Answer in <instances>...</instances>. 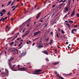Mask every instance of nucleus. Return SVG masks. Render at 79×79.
<instances>
[{
  "label": "nucleus",
  "mask_w": 79,
  "mask_h": 79,
  "mask_svg": "<svg viewBox=\"0 0 79 79\" xmlns=\"http://www.w3.org/2000/svg\"><path fill=\"white\" fill-rule=\"evenodd\" d=\"M14 59V57L12 58V57H11L10 59L8 60V64L9 65L10 68L12 71H26V69L24 68H19L18 70H15L14 69V67L16 66V65H14L12 67H11V65L10 64L11 61H12Z\"/></svg>",
  "instance_id": "nucleus-1"
},
{
  "label": "nucleus",
  "mask_w": 79,
  "mask_h": 79,
  "mask_svg": "<svg viewBox=\"0 0 79 79\" xmlns=\"http://www.w3.org/2000/svg\"><path fill=\"white\" fill-rule=\"evenodd\" d=\"M42 70H40V69L38 70H35V71L34 74H41V73H39V72H42Z\"/></svg>",
  "instance_id": "nucleus-2"
},
{
  "label": "nucleus",
  "mask_w": 79,
  "mask_h": 79,
  "mask_svg": "<svg viewBox=\"0 0 79 79\" xmlns=\"http://www.w3.org/2000/svg\"><path fill=\"white\" fill-rule=\"evenodd\" d=\"M41 33V32H40V31L35 32L34 33V35H33V37H35V35H38V34H40Z\"/></svg>",
  "instance_id": "nucleus-3"
},
{
  "label": "nucleus",
  "mask_w": 79,
  "mask_h": 79,
  "mask_svg": "<svg viewBox=\"0 0 79 79\" xmlns=\"http://www.w3.org/2000/svg\"><path fill=\"white\" fill-rule=\"evenodd\" d=\"M77 31V29H73L71 31V33H72V34H75V32H76Z\"/></svg>",
  "instance_id": "nucleus-4"
},
{
  "label": "nucleus",
  "mask_w": 79,
  "mask_h": 79,
  "mask_svg": "<svg viewBox=\"0 0 79 79\" xmlns=\"http://www.w3.org/2000/svg\"><path fill=\"white\" fill-rule=\"evenodd\" d=\"M26 52H24L21 53L20 55H19V56L21 57H22V56H25L26 55Z\"/></svg>",
  "instance_id": "nucleus-5"
},
{
  "label": "nucleus",
  "mask_w": 79,
  "mask_h": 79,
  "mask_svg": "<svg viewBox=\"0 0 79 79\" xmlns=\"http://www.w3.org/2000/svg\"><path fill=\"white\" fill-rule=\"evenodd\" d=\"M11 49H12V50L13 51H12V52H15V51H16L17 53H16V54H18V50H17V49H15V48H11Z\"/></svg>",
  "instance_id": "nucleus-6"
},
{
  "label": "nucleus",
  "mask_w": 79,
  "mask_h": 79,
  "mask_svg": "<svg viewBox=\"0 0 79 79\" xmlns=\"http://www.w3.org/2000/svg\"><path fill=\"white\" fill-rule=\"evenodd\" d=\"M6 31H10V28H11L10 27H9L8 26H6Z\"/></svg>",
  "instance_id": "nucleus-7"
},
{
  "label": "nucleus",
  "mask_w": 79,
  "mask_h": 79,
  "mask_svg": "<svg viewBox=\"0 0 79 79\" xmlns=\"http://www.w3.org/2000/svg\"><path fill=\"white\" fill-rule=\"evenodd\" d=\"M74 15H75V12L74 11V10H73V11L72 12L71 15V17H72L73 16H74Z\"/></svg>",
  "instance_id": "nucleus-8"
},
{
  "label": "nucleus",
  "mask_w": 79,
  "mask_h": 79,
  "mask_svg": "<svg viewBox=\"0 0 79 79\" xmlns=\"http://www.w3.org/2000/svg\"><path fill=\"white\" fill-rule=\"evenodd\" d=\"M41 14V12L39 13L37 15V16L36 17V19H39V16H40V15Z\"/></svg>",
  "instance_id": "nucleus-9"
},
{
  "label": "nucleus",
  "mask_w": 79,
  "mask_h": 79,
  "mask_svg": "<svg viewBox=\"0 0 79 79\" xmlns=\"http://www.w3.org/2000/svg\"><path fill=\"white\" fill-rule=\"evenodd\" d=\"M68 6H67V7H65V11H64V13H66V11H68V9L69 8V7L68 8Z\"/></svg>",
  "instance_id": "nucleus-10"
},
{
  "label": "nucleus",
  "mask_w": 79,
  "mask_h": 79,
  "mask_svg": "<svg viewBox=\"0 0 79 79\" xmlns=\"http://www.w3.org/2000/svg\"><path fill=\"white\" fill-rule=\"evenodd\" d=\"M31 18H30L29 19H28L27 20L25 23H26L27 22V23H30V21H31Z\"/></svg>",
  "instance_id": "nucleus-11"
},
{
  "label": "nucleus",
  "mask_w": 79,
  "mask_h": 79,
  "mask_svg": "<svg viewBox=\"0 0 79 79\" xmlns=\"http://www.w3.org/2000/svg\"><path fill=\"white\" fill-rule=\"evenodd\" d=\"M17 44H18V42L16 41V40L15 41V46L16 47Z\"/></svg>",
  "instance_id": "nucleus-12"
},
{
  "label": "nucleus",
  "mask_w": 79,
  "mask_h": 79,
  "mask_svg": "<svg viewBox=\"0 0 79 79\" xmlns=\"http://www.w3.org/2000/svg\"><path fill=\"white\" fill-rule=\"evenodd\" d=\"M43 53H44V54H46V55H48V52H47L45 51H44L42 52Z\"/></svg>",
  "instance_id": "nucleus-13"
},
{
  "label": "nucleus",
  "mask_w": 79,
  "mask_h": 79,
  "mask_svg": "<svg viewBox=\"0 0 79 79\" xmlns=\"http://www.w3.org/2000/svg\"><path fill=\"white\" fill-rule=\"evenodd\" d=\"M65 24L66 25H67V26H68V28L69 29H71V27H71V26H70V25H69V24L67 23H66Z\"/></svg>",
  "instance_id": "nucleus-14"
},
{
  "label": "nucleus",
  "mask_w": 79,
  "mask_h": 79,
  "mask_svg": "<svg viewBox=\"0 0 79 79\" xmlns=\"http://www.w3.org/2000/svg\"><path fill=\"white\" fill-rule=\"evenodd\" d=\"M59 64V62H55L54 63H53V64L54 65H56V64Z\"/></svg>",
  "instance_id": "nucleus-15"
},
{
  "label": "nucleus",
  "mask_w": 79,
  "mask_h": 79,
  "mask_svg": "<svg viewBox=\"0 0 79 79\" xmlns=\"http://www.w3.org/2000/svg\"><path fill=\"white\" fill-rule=\"evenodd\" d=\"M14 44V42L12 41L11 43H9V44L10 45V46H12V45H13V44Z\"/></svg>",
  "instance_id": "nucleus-16"
},
{
  "label": "nucleus",
  "mask_w": 79,
  "mask_h": 79,
  "mask_svg": "<svg viewBox=\"0 0 79 79\" xmlns=\"http://www.w3.org/2000/svg\"><path fill=\"white\" fill-rule=\"evenodd\" d=\"M11 1H10V2H9L7 3V6H8V5H10V4H11Z\"/></svg>",
  "instance_id": "nucleus-17"
},
{
  "label": "nucleus",
  "mask_w": 79,
  "mask_h": 79,
  "mask_svg": "<svg viewBox=\"0 0 79 79\" xmlns=\"http://www.w3.org/2000/svg\"><path fill=\"white\" fill-rule=\"evenodd\" d=\"M31 41H27L26 43V44H31Z\"/></svg>",
  "instance_id": "nucleus-18"
},
{
  "label": "nucleus",
  "mask_w": 79,
  "mask_h": 79,
  "mask_svg": "<svg viewBox=\"0 0 79 79\" xmlns=\"http://www.w3.org/2000/svg\"><path fill=\"white\" fill-rule=\"evenodd\" d=\"M68 2L69 3V5L71 4V0H68Z\"/></svg>",
  "instance_id": "nucleus-19"
},
{
  "label": "nucleus",
  "mask_w": 79,
  "mask_h": 79,
  "mask_svg": "<svg viewBox=\"0 0 79 79\" xmlns=\"http://www.w3.org/2000/svg\"><path fill=\"white\" fill-rule=\"evenodd\" d=\"M9 52H13V50H12V49L11 48H10L9 49Z\"/></svg>",
  "instance_id": "nucleus-20"
},
{
  "label": "nucleus",
  "mask_w": 79,
  "mask_h": 79,
  "mask_svg": "<svg viewBox=\"0 0 79 79\" xmlns=\"http://www.w3.org/2000/svg\"><path fill=\"white\" fill-rule=\"evenodd\" d=\"M2 13H6V10L5 9H3L2 10Z\"/></svg>",
  "instance_id": "nucleus-21"
},
{
  "label": "nucleus",
  "mask_w": 79,
  "mask_h": 79,
  "mask_svg": "<svg viewBox=\"0 0 79 79\" xmlns=\"http://www.w3.org/2000/svg\"><path fill=\"white\" fill-rule=\"evenodd\" d=\"M38 48H42V47H44V46L43 45L41 46H39L37 47Z\"/></svg>",
  "instance_id": "nucleus-22"
},
{
  "label": "nucleus",
  "mask_w": 79,
  "mask_h": 79,
  "mask_svg": "<svg viewBox=\"0 0 79 79\" xmlns=\"http://www.w3.org/2000/svg\"><path fill=\"white\" fill-rule=\"evenodd\" d=\"M55 21H56V19H55L54 20L52 21V22L54 24H56V23L55 22Z\"/></svg>",
  "instance_id": "nucleus-23"
},
{
  "label": "nucleus",
  "mask_w": 79,
  "mask_h": 79,
  "mask_svg": "<svg viewBox=\"0 0 79 79\" xmlns=\"http://www.w3.org/2000/svg\"><path fill=\"white\" fill-rule=\"evenodd\" d=\"M67 16H68L67 15H65L64 16V17L63 19H66V18H67Z\"/></svg>",
  "instance_id": "nucleus-24"
},
{
  "label": "nucleus",
  "mask_w": 79,
  "mask_h": 79,
  "mask_svg": "<svg viewBox=\"0 0 79 79\" xmlns=\"http://www.w3.org/2000/svg\"><path fill=\"white\" fill-rule=\"evenodd\" d=\"M18 37V35H16L15 37L12 40L13 41L14 40H15V39H16V37Z\"/></svg>",
  "instance_id": "nucleus-25"
},
{
  "label": "nucleus",
  "mask_w": 79,
  "mask_h": 79,
  "mask_svg": "<svg viewBox=\"0 0 79 79\" xmlns=\"http://www.w3.org/2000/svg\"><path fill=\"white\" fill-rule=\"evenodd\" d=\"M61 32H62V34H64V31L63 30H61Z\"/></svg>",
  "instance_id": "nucleus-26"
},
{
  "label": "nucleus",
  "mask_w": 79,
  "mask_h": 79,
  "mask_svg": "<svg viewBox=\"0 0 79 79\" xmlns=\"http://www.w3.org/2000/svg\"><path fill=\"white\" fill-rule=\"evenodd\" d=\"M69 23H73V21L69 20Z\"/></svg>",
  "instance_id": "nucleus-27"
},
{
  "label": "nucleus",
  "mask_w": 79,
  "mask_h": 79,
  "mask_svg": "<svg viewBox=\"0 0 79 79\" xmlns=\"http://www.w3.org/2000/svg\"><path fill=\"white\" fill-rule=\"evenodd\" d=\"M49 44L50 45H51V44H53V42H52V41H50L49 43Z\"/></svg>",
  "instance_id": "nucleus-28"
},
{
  "label": "nucleus",
  "mask_w": 79,
  "mask_h": 79,
  "mask_svg": "<svg viewBox=\"0 0 79 79\" xmlns=\"http://www.w3.org/2000/svg\"><path fill=\"white\" fill-rule=\"evenodd\" d=\"M28 24L27 25V27H28L29 26V24H31L30 23H27Z\"/></svg>",
  "instance_id": "nucleus-29"
},
{
  "label": "nucleus",
  "mask_w": 79,
  "mask_h": 79,
  "mask_svg": "<svg viewBox=\"0 0 79 79\" xmlns=\"http://www.w3.org/2000/svg\"><path fill=\"white\" fill-rule=\"evenodd\" d=\"M7 15H10V11H9L7 14Z\"/></svg>",
  "instance_id": "nucleus-30"
},
{
  "label": "nucleus",
  "mask_w": 79,
  "mask_h": 79,
  "mask_svg": "<svg viewBox=\"0 0 79 79\" xmlns=\"http://www.w3.org/2000/svg\"><path fill=\"white\" fill-rule=\"evenodd\" d=\"M55 6H56V5L55 4H54V5H53L52 6V8H54Z\"/></svg>",
  "instance_id": "nucleus-31"
},
{
  "label": "nucleus",
  "mask_w": 79,
  "mask_h": 79,
  "mask_svg": "<svg viewBox=\"0 0 79 79\" xmlns=\"http://www.w3.org/2000/svg\"><path fill=\"white\" fill-rule=\"evenodd\" d=\"M26 35L25 34L23 35V36H22V38H23L24 37H25L26 36Z\"/></svg>",
  "instance_id": "nucleus-32"
},
{
  "label": "nucleus",
  "mask_w": 79,
  "mask_h": 79,
  "mask_svg": "<svg viewBox=\"0 0 79 79\" xmlns=\"http://www.w3.org/2000/svg\"><path fill=\"white\" fill-rule=\"evenodd\" d=\"M67 2V0H64L63 1H62V3H64V2Z\"/></svg>",
  "instance_id": "nucleus-33"
},
{
  "label": "nucleus",
  "mask_w": 79,
  "mask_h": 79,
  "mask_svg": "<svg viewBox=\"0 0 79 79\" xmlns=\"http://www.w3.org/2000/svg\"><path fill=\"white\" fill-rule=\"evenodd\" d=\"M59 78H60V79H64V78H63L62 77H60V76H59Z\"/></svg>",
  "instance_id": "nucleus-34"
},
{
  "label": "nucleus",
  "mask_w": 79,
  "mask_h": 79,
  "mask_svg": "<svg viewBox=\"0 0 79 79\" xmlns=\"http://www.w3.org/2000/svg\"><path fill=\"white\" fill-rule=\"evenodd\" d=\"M29 34V32L28 31L26 32V33H25L26 35H27V34Z\"/></svg>",
  "instance_id": "nucleus-35"
},
{
  "label": "nucleus",
  "mask_w": 79,
  "mask_h": 79,
  "mask_svg": "<svg viewBox=\"0 0 79 79\" xmlns=\"http://www.w3.org/2000/svg\"><path fill=\"white\" fill-rule=\"evenodd\" d=\"M77 27H79V26H77L76 25H74V27H75V28Z\"/></svg>",
  "instance_id": "nucleus-36"
},
{
  "label": "nucleus",
  "mask_w": 79,
  "mask_h": 79,
  "mask_svg": "<svg viewBox=\"0 0 79 79\" xmlns=\"http://www.w3.org/2000/svg\"><path fill=\"white\" fill-rule=\"evenodd\" d=\"M47 0H46L45 2H44V5L46 4V3H47Z\"/></svg>",
  "instance_id": "nucleus-37"
},
{
  "label": "nucleus",
  "mask_w": 79,
  "mask_h": 79,
  "mask_svg": "<svg viewBox=\"0 0 79 79\" xmlns=\"http://www.w3.org/2000/svg\"><path fill=\"white\" fill-rule=\"evenodd\" d=\"M48 39H49V38H47V39H46V41L48 42Z\"/></svg>",
  "instance_id": "nucleus-38"
},
{
  "label": "nucleus",
  "mask_w": 79,
  "mask_h": 79,
  "mask_svg": "<svg viewBox=\"0 0 79 79\" xmlns=\"http://www.w3.org/2000/svg\"><path fill=\"white\" fill-rule=\"evenodd\" d=\"M76 15L77 16V17H79V13L76 14Z\"/></svg>",
  "instance_id": "nucleus-39"
},
{
  "label": "nucleus",
  "mask_w": 79,
  "mask_h": 79,
  "mask_svg": "<svg viewBox=\"0 0 79 79\" xmlns=\"http://www.w3.org/2000/svg\"><path fill=\"white\" fill-rule=\"evenodd\" d=\"M56 36L57 37V38H58V37H59V36H58V33L56 34Z\"/></svg>",
  "instance_id": "nucleus-40"
},
{
  "label": "nucleus",
  "mask_w": 79,
  "mask_h": 79,
  "mask_svg": "<svg viewBox=\"0 0 79 79\" xmlns=\"http://www.w3.org/2000/svg\"><path fill=\"white\" fill-rule=\"evenodd\" d=\"M12 38H13V36H12L10 37L7 38V40H9V39H11Z\"/></svg>",
  "instance_id": "nucleus-41"
},
{
  "label": "nucleus",
  "mask_w": 79,
  "mask_h": 79,
  "mask_svg": "<svg viewBox=\"0 0 79 79\" xmlns=\"http://www.w3.org/2000/svg\"><path fill=\"white\" fill-rule=\"evenodd\" d=\"M25 30H26V28H24L23 31V32H24V31H25Z\"/></svg>",
  "instance_id": "nucleus-42"
},
{
  "label": "nucleus",
  "mask_w": 79,
  "mask_h": 79,
  "mask_svg": "<svg viewBox=\"0 0 79 79\" xmlns=\"http://www.w3.org/2000/svg\"><path fill=\"white\" fill-rule=\"evenodd\" d=\"M15 30H14L13 32H12V34H14L15 33Z\"/></svg>",
  "instance_id": "nucleus-43"
},
{
  "label": "nucleus",
  "mask_w": 79,
  "mask_h": 79,
  "mask_svg": "<svg viewBox=\"0 0 79 79\" xmlns=\"http://www.w3.org/2000/svg\"><path fill=\"white\" fill-rule=\"evenodd\" d=\"M36 23H37V22L36 21H35L34 22V24H35Z\"/></svg>",
  "instance_id": "nucleus-44"
},
{
  "label": "nucleus",
  "mask_w": 79,
  "mask_h": 79,
  "mask_svg": "<svg viewBox=\"0 0 79 79\" xmlns=\"http://www.w3.org/2000/svg\"><path fill=\"white\" fill-rule=\"evenodd\" d=\"M71 74H72V73H69L68 76H70V75H71Z\"/></svg>",
  "instance_id": "nucleus-45"
},
{
  "label": "nucleus",
  "mask_w": 79,
  "mask_h": 79,
  "mask_svg": "<svg viewBox=\"0 0 79 79\" xmlns=\"http://www.w3.org/2000/svg\"><path fill=\"white\" fill-rule=\"evenodd\" d=\"M0 15H3V12L2 11L0 13Z\"/></svg>",
  "instance_id": "nucleus-46"
},
{
  "label": "nucleus",
  "mask_w": 79,
  "mask_h": 79,
  "mask_svg": "<svg viewBox=\"0 0 79 79\" xmlns=\"http://www.w3.org/2000/svg\"><path fill=\"white\" fill-rule=\"evenodd\" d=\"M50 34H51L52 35H53V32H52V31L51 32Z\"/></svg>",
  "instance_id": "nucleus-47"
},
{
  "label": "nucleus",
  "mask_w": 79,
  "mask_h": 79,
  "mask_svg": "<svg viewBox=\"0 0 79 79\" xmlns=\"http://www.w3.org/2000/svg\"><path fill=\"white\" fill-rule=\"evenodd\" d=\"M69 14H70V13H69V12L67 14H66L67 15H69Z\"/></svg>",
  "instance_id": "nucleus-48"
},
{
  "label": "nucleus",
  "mask_w": 79,
  "mask_h": 79,
  "mask_svg": "<svg viewBox=\"0 0 79 79\" xmlns=\"http://www.w3.org/2000/svg\"><path fill=\"white\" fill-rule=\"evenodd\" d=\"M63 3H61V4L60 5V6H61V5H63Z\"/></svg>",
  "instance_id": "nucleus-49"
},
{
  "label": "nucleus",
  "mask_w": 79,
  "mask_h": 79,
  "mask_svg": "<svg viewBox=\"0 0 79 79\" xmlns=\"http://www.w3.org/2000/svg\"><path fill=\"white\" fill-rule=\"evenodd\" d=\"M5 18H4L3 19H2V21H5Z\"/></svg>",
  "instance_id": "nucleus-50"
},
{
  "label": "nucleus",
  "mask_w": 79,
  "mask_h": 79,
  "mask_svg": "<svg viewBox=\"0 0 79 79\" xmlns=\"http://www.w3.org/2000/svg\"><path fill=\"white\" fill-rule=\"evenodd\" d=\"M21 6H23V3H21Z\"/></svg>",
  "instance_id": "nucleus-51"
},
{
  "label": "nucleus",
  "mask_w": 79,
  "mask_h": 79,
  "mask_svg": "<svg viewBox=\"0 0 79 79\" xmlns=\"http://www.w3.org/2000/svg\"><path fill=\"white\" fill-rule=\"evenodd\" d=\"M14 7H15V6H12L11 7V8H14Z\"/></svg>",
  "instance_id": "nucleus-52"
},
{
  "label": "nucleus",
  "mask_w": 79,
  "mask_h": 79,
  "mask_svg": "<svg viewBox=\"0 0 79 79\" xmlns=\"http://www.w3.org/2000/svg\"><path fill=\"white\" fill-rule=\"evenodd\" d=\"M20 66V65H17V67L18 68H19Z\"/></svg>",
  "instance_id": "nucleus-53"
},
{
  "label": "nucleus",
  "mask_w": 79,
  "mask_h": 79,
  "mask_svg": "<svg viewBox=\"0 0 79 79\" xmlns=\"http://www.w3.org/2000/svg\"><path fill=\"white\" fill-rule=\"evenodd\" d=\"M3 51H2L1 52V53H0L1 55H2V53H3Z\"/></svg>",
  "instance_id": "nucleus-54"
},
{
  "label": "nucleus",
  "mask_w": 79,
  "mask_h": 79,
  "mask_svg": "<svg viewBox=\"0 0 79 79\" xmlns=\"http://www.w3.org/2000/svg\"><path fill=\"white\" fill-rule=\"evenodd\" d=\"M20 42H23V40H20Z\"/></svg>",
  "instance_id": "nucleus-55"
},
{
  "label": "nucleus",
  "mask_w": 79,
  "mask_h": 79,
  "mask_svg": "<svg viewBox=\"0 0 79 79\" xmlns=\"http://www.w3.org/2000/svg\"><path fill=\"white\" fill-rule=\"evenodd\" d=\"M58 31H59V32H60V28H58Z\"/></svg>",
  "instance_id": "nucleus-56"
},
{
  "label": "nucleus",
  "mask_w": 79,
  "mask_h": 79,
  "mask_svg": "<svg viewBox=\"0 0 79 79\" xmlns=\"http://www.w3.org/2000/svg\"><path fill=\"white\" fill-rule=\"evenodd\" d=\"M2 19H3V18H2L1 19H0V22H1V21H2Z\"/></svg>",
  "instance_id": "nucleus-57"
},
{
  "label": "nucleus",
  "mask_w": 79,
  "mask_h": 79,
  "mask_svg": "<svg viewBox=\"0 0 79 79\" xmlns=\"http://www.w3.org/2000/svg\"><path fill=\"white\" fill-rule=\"evenodd\" d=\"M57 47L58 48H60V46L59 45H57Z\"/></svg>",
  "instance_id": "nucleus-58"
},
{
  "label": "nucleus",
  "mask_w": 79,
  "mask_h": 79,
  "mask_svg": "<svg viewBox=\"0 0 79 79\" xmlns=\"http://www.w3.org/2000/svg\"><path fill=\"white\" fill-rule=\"evenodd\" d=\"M68 48H69V49H70V47H69V46H68Z\"/></svg>",
  "instance_id": "nucleus-59"
},
{
  "label": "nucleus",
  "mask_w": 79,
  "mask_h": 79,
  "mask_svg": "<svg viewBox=\"0 0 79 79\" xmlns=\"http://www.w3.org/2000/svg\"><path fill=\"white\" fill-rule=\"evenodd\" d=\"M41 44H42V42H40V43H39V45H41Z\"/></svg>",
  "instance_id": "nucleus-60"
},
{
  "label": "nucleus",
  "mask_w": 79,
  "mask_h": 79,
  "mask_svg": "<svg viewBox=\"0 0 79 79\" xmlns=\"http://www.w3.org/2000/svg\"><path fill=\"white\" fill-rule=\"evenodd\" d=\"M7 18H8V17H5L4 18H5V19H7Z\"/></svg>",
  "instance_id": "nucleus-61"
},
{
  "label": "nucleus",
  "mask_w": 79,
  "mask_h": 79,
  "mask_svg": "<svg viewBox=\"0 0 79 79\" xmlns=\"http://www.w3.org/2000/svg\"><path fill=\"white\" fill-rule=\"evenodd\" d=\"M10 20H11V21H13V18H11L10 19Z\"/></svg>",
  "instance_id": "nucleus-62"
},
{
  "label": "nucleus",
  "mask_w": 79,
  "mask_h": 79,
  "mask_svg": "<svg viewBox=\"0 0 79 79\" xmlns=\"http://www.w3.org/2000/svg\"><path fill=\"white\" fill-rule=\"evenodd\" d=\"M63 37H64V39H65V38H66V37H65V35H64L63 36Z\"/></svg>",
  "instance_id": "nucleus-63"
},
{
  "label": "nucleus",
  "mask_w": 79,
  "mask_h": 79,
  "mask_svg": "<svg viewBox=\"0 0 79 79\" xmlns=\"http://www.w3.org/2000/svg\"><path fill=\"white\" fill-rule=\"evenodd\" d=\"M13 3H12L11 4V6H13Z\"/></svg>",
  "instance_id": "nucleus-64"
}]
</instances>
